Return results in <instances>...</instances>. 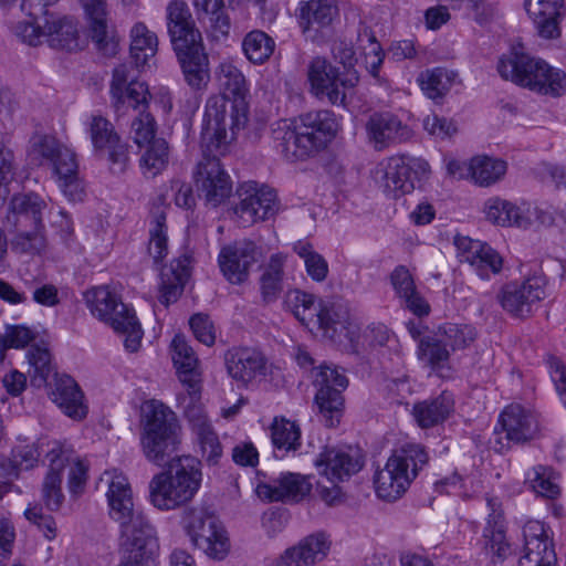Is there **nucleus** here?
I'll return each mask as SVG.
<instances>
[{"instance_id": "obj_35", "label": "nucleus", "mask_w": 566, "mask_h": 566, "mask_svg": "<svg viewBox=\"0 0 566 566\" xmlns=\"http://www.w3.org/2000/svg\"><path fill=\"white\" fill-rule=\"evenodd\" d=\"M171 358L179 380L184 386L192 388L196 392L198 384H201L199 360L182 335H176L171 342Z\"/></svg>"}, {"instance_id": "obj_63", "label": "nucleus", "mask_w": 566, "mask_h": 566, "mask_svg": "<svg viewBox=\"0 0 566 566\" xmlns=\"http://www.w3.org/2000/svg\"><path fill=\"white\" fill-rule=\"evenodd\" d=\"M34 338L33 332L24 326H12L4 336L0 337V352L7 348H23Z\"/></svg>"}, {"instance_id": "obj_17", "label": "nucleus", "mask_w": 566, "mask_h": 566, "mask_svg": "<svg viewBox=\"0 0 566 566\" xmlns=\"http://www.w3.org/2000/svg\"><path fill=\"white\" fill-rule=\"evenodd\" d=\"M262 252L250 240H241L221 248L218 263L221 273L231 284L244 283L252 266L260 261Z\"/></svg>"}, {"instance_id": "obj_27", "label": "nucleus", "mask_w": 566, "mask_h": 566, "mask_svg": "<svg viewBox=\"0 0 566 566\" xmlns=\"http://www.w3.org/2000/svg\"><path fill=\"white\" fill-rule=\"evenodd\" d=\"M88 29L96 49L105 56L117 53L118 41L108 27V11L105 0H81Z\"/></svg>"}, {"instance_id": "obj_41", "label": "nucleus", "mask_w": 566, "mask_h": 566, "mask_svg": "<svg viewBox=\"0 0 566 566\" xmlns=\"http://www.w3.org/2000/svg\"><path fill=\"white\" fill-rule=\"evenodd\" d=\"M321 300H317L312 293L297 289L290 290L284 295L283 308L291 312L302 325L311 331L321 306Z\"/></svg>"}, {"instance_id": "obj_16", "label": "nucleus", "mask_w": 566, "mask_h": 566, "mask_svg": "<svg viewBox=\"0 0 566 566\" xmlns=\"http://www.w3.org/2000/svg\"><path fill=\"white\" fill-rule=\"evenodd\" d=\"M453 244L460 263H468L482 280H489L502 271L503 258L489 243L455 234Z\"/></svg>"}, {"instance_id": "obj_43", "label": "nucleus", "mask_w": 566, "mask_h": 566, "mask_svg": "<svg viewBox=\"0 0 566 566\" xmlns=\"http://www.w3.org/2000/svg\"><path fill=\"white\" fill-rule=\"evenodd\" d=\"M507 164L503 159L489 156H475L468 165V172L481 187L499 182L506 174Z\"/></svg>"}, {"instance_id": "obj_7", "label": "nucleus", "mask_w": 566, "mask_h": 566, "mask_svg": "<svg viewBox=\"0 0 566 566\" xmlns=\"http://www.w3.org/2000/svg\"><path fill=\"white\" fill-rule=\"evenodd\" d=\"M84 300L93 316L109 324L117 334L125 336L124 345L127 350L130 353L138 350L144 333L132 307L123 303L107 285L87 290L84 293Z\"/></svg>"}, {"instance_id": "obj_4", "label": "nucleus", "mask_w": 566, "mask_h": 566, "mask_svg": "<svg viewBox=\"0 0 566 566\" xmlns=\"http://www.w3.org/2000/svg\"><path fill=\"white\" fill-rule=\"evenodd\" d=\"M340 130V118L329 109L311 111L293 122L281 120L272 129L274 147L291 161L315 156Z\"/></svg>"}, {"instance_id": "obj_36", "label": "nucleus", "mask_w": 566, "mask_h": 566, "mask_svg": "<svg viewBox=\"0 0 566 566\" xmlns=\"http://www.w3.org/2000/svg\"><path fill=\"white\" fill-rule=\"evenodd\" d=\"M54 389L52 390L53 401L63 412L73 419H83L87 413L84 405V395L76 381L67 376L54 374Z\"/></svg>"}, {"instance_id": "obj_49", "label": "nucleus", "mask_w": 566, "mask_h": 566, "mask_svg": "<svg viewBox=\"0 0 566 566\" xmlns=\"http://www.w3.org/2000/svg\"><path fill=\"white\" fill-rule=\"evenodd\" d=\"M186 392L177 396L178 406L182 408L184 415L189 421L193 432L201 431L206 428L211 427L210 421L205 412L203 406L200 402L201 398V384H198L196 392H192V388L184 386Z\"/></svg>"}, {"instance_id": "obj_28", "label": "nucleus", "mask_w": 566, "mask_h": 566, "mask_svg": "<svg viewBox=\"0 0 566 566\" xmlns=\"http://www.w3.org/2000/svg\"><path fill=\"white\" fill-rule=\"evenodd\" d=\"M331 542L323 533L311 534L287 547L274 562V566H314L326 558Z\"/></svg>"}, {"instance_id": "obj_21", "label": "nucleus", "mask_w": 566, "mask_h": 566, "mask_svg": "<svg viewBox=\"0 0 566 566\" xmlns=\"http://www.w3.org/2000/svg\"><path fill=\"white\" fill-rule=\"evenodd\" d=\"M361 451L353 447L325 448L314 464L321 475L329 482H344L357 474L364 467Z\"/></svg>"}, {"instance_id": "obj_30", "label": "nucleus", "mask_w": 566, "mask_h": 566, "mask_svg": "<svg viewBox=\"0 0 566 566\" xmlns=\"http://www.w3.org/2000/svg\"><path fill=\"white\" fill-rule=\"evenodd\" d=\"M499 422L510 442L522 443L532 440L538 431L535 415L521 405H510L500 415Z\"/></svg>"}, {"instance_id": "obj_25", "label": "nucleus", "mask_w": 566, "mask_h": 566, "mask_svg": "<svg viewBox=\"0 0 566 566\" xmlns=\"http://www.w3.org/2000/svg\"><path fill=\"white\" fill-rule=\"evenodd\" d=\"M228 375L241 386H248L259 377H264L268 370V359L256 348L232 347L224 354Z\"/></svg>"}, {"instance_id": "obj_23", "label": "nucleus", "mask_w": 566, "mask_h": 566, "mask_svg": "<svg viewBox=\"0 0 566 566\" xmlns=\"http://www.w3.org/2000/svg\"><path fill=\"white\" fill-rule=\"evenodd\" d=\"M48 447L49 471L42 485V500L50 511H57L64 501L63 471L73 460V448L60 441H52Z\"/></svg>"}, {"instance_id": "obj_9", "label": "nucleus", "mask_w": 566, "mask_h": 566, "mask_svg": "<svg viewBox=\"0 0 566 566\" xmlns=\"http://www.w3.org/2000/svg\"><path fill=\"white\" fill-rule=\"evenodd\" d=\"M201 139L203 157L197 165L195 181L199 197L205 199L207 206L217 208L231 197L233 188L231 177L219 159V155L228 150V137L222 147H217L216 138L203 139V132Z\"/></svg>"}, {"instance_id": "obj_59", "label": "nucleus", "mask_w": 566, "mask_h": 566, "mask_svg": "<svg viewBox=\"0 0 566 566\" xmlns=\"http://www.w3.org/2000/svg\"><path fill=\"white\" fill-rule=\"evenodd\" d=\"M27 358L34 369V375L31 380L32 384L38 387L46 385L49 377L53 373L49 349L32 346L27 353Z\"/></svg>"}, {"instance_id": "obj_14", "label": "nucleus", "mask_w": 566, "mask_h": 566, "mask_svg": "<svg viewBox=\"0 0 566 566\" xmlns=\"http://www.w3.org/2000/svg\"><path fill=\"white\" fill-rule=\"evenodd\" d=\"M311 92L318 98L326 97L333 105H344L346 90L354 86L352 78L340 75L326 59L314 57L307 69Z\"/></svg>"}, {"instance_id": "obj_22", "label": "nucleus", "mask_w": 566, "mask_h": 566, "mask_svg": "<svg viewBox=\"0 0 566 566\" xmlns=\"http://www.w3.org/2000/svg\"><path fill=\"white\" fill-rule=\"evenodd\" d=\"M312 484L300 473L282 472L277 478L258 476L255 493L266 502H300L310 494Z\"/></svg>"}, {"instance_id": "obj_6", "label": "nucleus", "mask_w": 566, "mask_h": 566, "mask_svg": "<svg viewBox=\"0 0 566 566\" xmlns=\"http://www.w3.org/2000/svg\"><path fill=\"white\" fill-rule=\"evenodd\" d=\"M31 159L39 166H48L57 185L71 201H82L85 195L78 174L75 151L53 135H36L31 140Z\"/></svg>"}, {"instance_id": "obj_46", "label": "nucleus", "mask_w": 566, "mask_h": 566, "mask_svg": "<svg viewBox=\"0 0 566 566\" xmlns=\"http://www.w3.org/2000/svg\"><path fill=\"white\" fill-rule=\"evenodd\" d=\"M271 438L276 458H283L287 452L296 451L301 447L298 424L285 418L274 419L271 427Z\"/></svg>"}, {"instance_id": "obj_19", "label": "nucleus", "mask_w": 566, "mask_h": 566, "mask_svg": "<svg viewBox=\"0 0 566 566\" xmlns=\"http://www.w3.org/2000/svg\"><path fill=\"white\" fill-rule=\"evenodd\" d=\"M365 130L376 150L407 143L415 136L413 129L391 112H375L367 118Z\"/></svg>"}, {"instance_id": "obj_12", "label": "nucleus", "mask_w": 566, "mask_h": 566, "mask_svg": "<svg viewBox=\"0 0 566 566\" xmlns=\"http://www.w3.org/2000/svg\"><path fill=\"white\" fill-rule=\"evenodd\" d=\"M313 384L316 388L315 403L325 426L337 427L344 415L343 392L348 387V378L337 367L324 364L315 370Z\"/></svg>"}, {"instance_id": "obj_26", "label": "nucleus", "mask_w": 566, "mask_h": 566, "mask_svg": "<svg viewBox=\"0 0 566 566\" xmlns=\"http://www.w3.org/2000/svg\"><path fill=\"white\" fill-rule=\"evenodd\" d=\"M166 24L174 51L202 42L188 4L182 0H172L166 8Z\"/></svg>"}, {"instance_id": "obj_5", "label": "nucleus", "mask_w": 566, "mask_h": 566, "mask_svg": "<svg viewBox=\"0 0 566 566\" xmlns=\"http://www.w3.org/2000/svg\"><path fill=\"white\" fill-rule=\"evenodd\" d=\"M496 69L503 80L539 94L557 97L566 91V73L528 54L522 44L503 54Z\"/></svg>"}, {"instance_id": "obj_20", "label": "nucleus", "mask_w": 566, "mask_h": 566, "mask_svg": "<svg viewBox=\"0 0 566 566\" xmlns=\"http://www.w3.org/2000/svg\"><path fill=\"white\" fill-rule=\"evenodd\" d=\"M240 202L234 213L243 227L274 217L279 210L275 190L269 187L258 188L256 185H245L239 189Z\"/></svg>"}, {"instance_id": "obj_11", "label": "nucleus", "mask_w": 566, "mask_h": 566, "mask_svg": "<svg viewBox=\"0 0 566 566\" xmlns=\"http://www.w3.org/2000/svg\"><path fill=\"white\" fill-rule=\"evenodd\" d=\"M181 524L196 548L209 558H226L230 551V541L218 517L202 509L190 507L184 511Z\"/></svg>"}, {"instance_id": "obj_56", "label": "nucleus", "mask_w": 566, "mask_h": 566, "mask_svg": "<svg viewBox=\"0 0 566 566\" xmlns=\"http://www.w3.org/2000/svg\"><path fill=\"white\" fill-rule=\"evenodd\" d=\"M439 335L452 350L469 347L476 338V329L470 324L446 323L439 327Z\"/></svg>"}, {"instance_id": "obj_32", "label": "nucleus", "mask_w": 566, "mask_h": 566, "mask_svg": "<svg viewBox=\"0 0 566 566\" xmlns=\"http://www.w3.org/2000/svg\"><path fill=\"white\" fill-rule=\"evenodd\" d=\"M389 280L401 306L419 317L429 314L430 305L417 291L413 276L407 266H396L390 273Z\"/></svg>"}, {"instance_id": "obj_39", "label": "nucleus", "mask_w": 566, "mask_h": 566, "mask_svg": "<svg viewBox=\"0 0 566 566\" xmlns=\"http://www.w3.org/2000/svg\"><path fill=\"white\" fill-rule=\"evenodd\" d=\"M45 41L51 48L67 51L80 48L77 22L73 18L50 14L45 18Z\"/></svg>"}, {"instance_id": "obj_33", "label": "nucleus", "mask_w": 566, "mask_h": 566, "mask_svg": "<svg viewBox=\"0 0 566 566\" xmlns=\"http://www.w3.org/2000/svg\"><path fill=\"white\" fill-rule=\"evenodd\" d=\"M348 324V305L342 300L326 298L321 300V306L311 331L317 329L323 336L334 339L337 334L347 329Z\"/></svg>"}, {"instance_id": "obj_58", "label": "nucleus", "mask_w": 566, "mask_h": 566, "mask_svg": "<svg viewBox=\"0 0 566 566\" xmlns=\"http://www.w3.org/2000/svg\"><path fill=\"white\" fill-rule=\"evenodd\" d=\"M130 133L133 140L138 147H144L156 139L157 123L150 112L142 109L132 114Z\"/></svg>"}, {"instance_id": "obj_48", "label": "nucleus", "mask_w": 566, "mask_h": 566, "mask_svg": "<svg viewBox=\"0 0 566 566\" xmlns=\"http://www.w3.org/2000/svg\"><path fill=\"white\" fill-rule=\"evenodd\" d=\"M146 150L139 159V167L147 178H155L161 174L169 164V145L164 138H156L146 144Z\"/></svg>"}, {"instance_id": "obj_8", "label": "nucleus", "mask_w": 566, "mask_h": 566, "mask_svg": "<svg viewBox=\"0 0 566 566\" xmlns=\"http://www.w3.org/2000/svg\"><path fill=\"white\" fill-rule=\"evenodd\" d=\"M428 461V452L421 444L407 443L396 450L374 476L377 495L386 501L399 499Z\"/></svg>"}, {"instance_id": "obj_61", "label": "nucleus", "mask_w": 566, "mask_h": 566, "mask_svg": "<svg viewBox=\"0 0 566 566\" xmlns=\"http://www.w3.org/2000/svg\"><path fill=\"white\" fill-rule=\"evenodd\" d=\"M43 19V25L39 22V19L31 18L30 21L18 22L13 27L14 34L21 39L22 42L29 45H39L42 40L45 39V18Z\"/></svg>"}, {"instance_id": "obj_45", "label": "nucleus", "mask_w": 566, "mask_h": 566, "mask_svg": "<svg viewBox=\"0 0 566 566\" xmlns=\"http://www.w3.org/2000/svg\"><path fill=\"white\" fill-rule=\"evenodd\" d=\"M532 490L541 497L556 500L562 494L560 473L549 465L537 464L527 473Z\"/></svg>"}, {"instance_id": "obj_18", "label": "nucleus", "mask_w": 566, "mask_h": 566, "mask_svg": "<svg viewBox=\"0 0 566 566\" xmlns=\"http://www.w3.org/2000/svg\"><path fill=\"white\" fill-rule=\"evenodd\" d=\"M430 166L428 161L416 157H392L385 174L386 191L398 198L410 193L416 188V182L429 178Z\"/></svg>"}, {"instance_id": "obj_24", "label": "nucleus", "mask_w": 566, "mask_h": 566, "mask_svg": "<svg viewBox=\"0 0 566 566\" xmlns=\"http://www.w3.org/2000/svg\"><path fill=\"white\" fill-rule=\"evenodd\" d=\"M338 15L337 0L301 1L295 13L303 35L312 41L323 38Z\"/></svg>"}, {"instance_id": "obj_44", "label": "nucleus", "mask_w": 566, "mask_h": 566, "mask_svg": "<svg viewBox=\"0 0 566 566\" xmlns=\"http://www.w3.org/2000/svg\"><path fill=\"white\" fill-rule=\"evenodd\" d=\"M130 57L137 69L147 65L157 52V35L145 23L137 22L130 30Z\"/></svg>"}, {"instance_id": "obj_37", "label": "nucleus", "mask_w": 566, "mask_h": 566, "mask_svg": "<svg viewBox=\"0 0 566 566\" xmlns=\"http://www.w3.org/2000/svg\"><path fill=\"white\" fill-rule=\"evenodd\" d=\"M454 400L451 394L443 391L439 396L413 405L412 416L422 429L432 428L446 421L453 412Z\"/></svg>"}, {"instance_id": "obj_52", "label": "nucleus", "mask_w": 566, "mask_h": 566, "mask_svg": "<svg viewBox=\"0 0 566 566\" xmlns=\"http://www.w3.org/2000/svg\"><path fill=\"white\" fill-rule=\"evenodd\" d=\"M417 83L423 94L434 101L442 98L452 85L450 74L443 67L422 71L417 77Z\"/></svg>"}, {"instance_id": "obj_54", "label": "nucleus", "mask_w": 566, "mask_h": 566, "mask_svg": "<svg viewBox=\"0 0 566 566\" xmlns=\"http://www.w3.org/2000/svg\"><path fill=\"white\" fill-rule=\"evenodd\" d=\"M283 290V265L279 256L271 258L268 269L261 275L260 291L265 304L275 302Z\"/></svg>"}, {"instance_id": "obj_64", "label": "nucleus", "mask_w": 566, "mask_h": 566, "mask_svg": "<svg viewBox=\"0 0 566 566\" xmlns=\"http://www.w3.org/2000/svg\"><path fill=\"white\" fill-rule=\"evenodd\" d=\"M190 328L195 337L207 346H212L216 342L214 326L207 315L195 314L189 321Z\"/></svg>"}, {"instance_id": "obj_40", "label": "nucleus", "mask_w": 566, "mask_h": 566, "mask_svg": "<svg viewBox=\"0 0 566 566\" xmlns=\"http://www.w3.org/2000/svg\"><path fill=\"white\" fill-rule=\"evenodd\" d=\"M484 213L486 220L501 227L514 226L525 229L531 224V219L520 207L500 197H492L485 201Z\"/></svg>"}, {"instance_id": "obj_15", "label": "nucleus", "mask_w": 566, "mask_h": 566, "mask_svg": "<svg viewBox=\"0 0 566 566\" xmlns=\"http://www.w3.org/2000/svg\"><path fill=\"white\" fill-rule=\"evenodd\" d=\"M547 280L544 275H533L523 283L510 282L505 284L497 300L504 311L516 317L530 315L534 304L546 296Z\"/></svg>"}, {"instance_id": "obj_10", "label": "nucleus", "mask_w": 566, "mask_h": 566, "mask_svg": "<svg viewBox=\"0 0 566 566\" xmlns=\"http://www.w3.org/2000/svg\"><path fill=\"white\" fill-rule=\"evenodd\" d=\"M45 201L34 192L17 193L9 205L7 222L17 232L13 244L22 252L38 253L43 247L42 213Z\"/></svg>"}, {"instance_id": "obj_31", "label": "nucleus", "mask_w": 566, "mask_h": 566, "mask_svg": "<svg viewBox=\"0 0 566 566\" xmlns=\"http://www.w3.org/2000/svg\"><path fill=\"white\" fill-rule=\"evenodd\" d=\"M538 34L544 39H557L560 35V21L565 15L564 0H537L525 3Z\"/></svg>"}, {"instance_id": "obj_34", "label": "nucleus", "mask_w": 566, "mask_h": 566, "mask_svg": "<svg viewBox=\"0 0 566 566\" xmlns=\"http://www.w3.org/2000/svg\"><path fill=\"white\" fill-rule=\"evenodd\" d=\"M175 52L188 85L196 90L205 87L209 82L210 74L209 61L203 52L202 42L189 44L181 51Z\"/></svg>"}, {"instance_id": "obj_57", "label": "nucleus", "mask_w": 566, "mask_h": 566, "mask_svg": "<svg viewBox=\"0 0 566 566\" xmlns=\"http://www.w3.org/2000/svg\"><path fill=\"white\" fill-rule=\"evenodd\" d=\"M418 355L421 361L433 369L443 367L450 356L443 339L432 336H426L420 339Z\"/></svg>"}, {"instance_id": "obj_42", "label": "nucleus", "mask_w": 566, "mask_h": 566, "mask_svg": "<svg viewBox=\"0 0 566 566\" xmlns=\"http://www.w3.org/2000/svg\"><path fill=\"white\" fill-rule=\"evenodd\" d=\"M119 97L111 96L117 118L128 115L129 111L133 113H138L142 109L147 111L150 93L144 82L132 80L125 88H122Z\"/></svg>"}, {"instance_id": "obj_62", "label": "nucleus", "mask_w": 566, "mask_h": 566, "mask_svg": "<svg viewBox=\"0 0 566 566\" xmlns=\"http://www.w3.org/2000/svg\"><path fill=\"white\" fill-rule=\"evenodd\" d=\"M483 537L485 538V548L493 555L500 558L506 555L509 546L505 542L504 531L501 525H497V522L492 525L491 521H488V525L483 531Z\"/></svg>"}, {"instance_id": "obj_53", "label": "nucleus", "mask_w": 566, "mask_h": 566, "mask_svg": "<svg viewBox=\"0 0 566 566\" xmlns=\"http://www.w3.org/2000/svg\"><path fill=\"white\" fill-rule=\"evenodd\" d=\"M293 251L304 261L306 273L316 282L327 277L328 263L325 258L316 252L311 242L298 240L293 245Z\"/></svg>"}, {"instance_id": "obj_3", "label": "nucleus", "mask_w": 566, "mask_h": 566, "mask_svg": "<svg viewBox=\"0 0 566 566\" xmlns=\"http://www.w3.org/2000/svg\"><path fill=\"white\" fill-rule=\"evenodd\" d=\"M217 75L223 93L208 98L202 129L203 139L216 138L217 147H222L228 128L234 138L247 125L249 83L242 71L230 61L220 63Z\"/></svg>"}, {"instance_id": "obj_13", "label": "nucleus", "mask_w": 566, "mask_h": 566, "mask_svg": "<svg viewBox=\"0 0 566 566\" xmlns=\"http://www.w3.org/2000/svg\"><path fill=\"white\" fill-rule=\"evenodd\" d=\"M86 128L95 155L105 158L113 172H124L129 163V145L122 139L114 125L102 115H92Z\"/></svg>"}, {"instance_id": "obj_38", "label": "nucleus", "mask_w": 566, "mask_h": 566, "mask_svg": "<svg viewBox=\"0 0 566 566\" xmlns=\"http://www.w3.org/2000/svg\"><path fill=\"white\" fill-rule=\"evenodd\" d=\"M189 277V260L180 256L160 270V296L161 304L168 306L175 303L181 295L185 283Z\"/></svg>"}, {"instance_id": "obj_60", "label": "nucleus", "mask_w": 566, "mask_h": 566, "mask_svg": "<svg viewBox=\"0 0 566 566\" xmlns=\"http://www.w3.org/2000/svg\"><path fill=\"white\" fill-rule=\"evenodd\" d=\"M202 457L209 464H217L222 455V446L212 427L196 432Z\"/></svg>"}, {"instance_id": "obj_51", "label": "nucleus", "mask_w": 566, "mask_h": 566, "mask_svg": "<svg viewBox=\"0 0 566 566\" xmlns=\"http://www.w3.org/2000/svg\"><path fill=\"white\" fill-rule=\"evenodd\" d=\"M357 45L365 55L367 70L373 76H377L385 54L374 31L369 27L360 24L357 34Z\"/></svg>"}, {"instance_id": "obj_47", "label": "nucleus", "mask_w": 566, "mask_h": 566, "mask_svg": "<svg viewBox=\"0 0 566 566\" xmlns=\"http://www.w3.org/2000/svg\"><path fill=\"white\" fill-rule=\"evenodd\" d=\"M148 234V254L153 258L155 264H159L169 252L168 227L166 213L163 209L158 208L151 213Z\"/></svg>"}, {"instance_id": "obj_55", "label": "nucleus", "mask_w": 566, "mask_h": 566, "mask_svg": "<svg viewBox=\"0 0 566 566\" xmlns=\"http://www.w3.org/2000/svg\"><path fill=\"white\" fill-rule=\"evenodd\" d=\"M50 443L51 442L44 444L42 442L33 444H20L14 447L12 450V460L7 461L6 459H3L11 467V471H6L7 475L4 478L17 476L14 468H19L22 470L32 469L38 463L40 455L42 453L46 454V451L49 449L48 444Z\"/></svg>"}, {"instance_id": "obj_1", "label": "nucleus", "mask_w": 566, "mask_h": 566, "mask_svg": "<svg viewBox=\"0 0 566 566\" xmlns=\"http://www.w3.org/2000/svg\"><path fill=\"white\" fill-rule=\"evenodd\" d=\"M140 446L145 458L167 470L149 482L151 504L170 511L190 502L202 482L201 462L191 455L171 458L179 444V424L174 411L163 402L151 400L144 408Z\"/></svg>"}, {"instance_id": "obj_29", "label": "nucleus", "mask_w": 566, "mask_h": 566, "mask_svg": "<svg viewBox=\"0 0 566 566\" xmlns=\"http://www.w3.org/2000/svg\"><path fill=\"white\" fill-rule=\"evenodd\" d=\"M524 555L518 566H556L557 557L554 545L544 524L530 522L524 527Z\"/></svg>"}, {"instance_id": "obj_2", "label": "nucleus", "mask_w": 566, "mask_h": 566, "mask_svg": "<svg viewBox=\"0 0 566 566\" xmlns=\"http://www.w3.org/2000/svg\"><path fill=\"white\" fill-rule=\"evenodd\" d=\"M101 481L107 484L109 517L119 525V547L124 556L118 566H157L156 532L145 515L135 509L127 476L116 470L106 471Z\"/></svg>"}, {"instance_id": "obj_50", "label": "nucleus", "mask_w": 566, "mask_h": 566, "mask_svg": "<svg viewBox=\"0 0 566 566\" xmlns=\"http://www.w3.org/2000/svg\"><path fill=\"white\" fill-rule=\"evenodd\" d=\"M242 49L251 63L263 64L273 54L275 42L268 33L261 30H253L244 36Z\"/></svg>"}]
</instances>
